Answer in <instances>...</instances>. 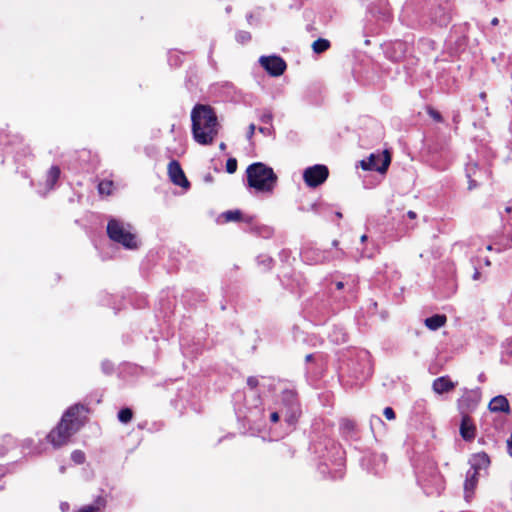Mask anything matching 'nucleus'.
I'll return each mask as SVG.
<instances>
[{
	"mask_svg": "<svg viewBox=\"0 0 512 512\" xmlns=\"http://www.w3.org/2000/svg\"><path fill=\"white\" fill-rule=\"evenodd\" d=\"M89 409L83 404L70 406L62 415L59 423L47 435V441L54 447L66 445L70 438L86 423Z\"/></svg>",
	"mask_w": 512,
	"mask_h": 512,
	"instance_id": "f257e3e1",
	"label": "nucleus"
},
{
	"mask_svg": "<svg viewBox=\"0 0 512 512\" xmlns=\"http://www.w3.org/2000/svg\"><path fill=\"white\" fill-rule=\"evenodd\" d=\"M191 122L194 140L200 145H212L220 129L215 110L208 104H196L191 111Z\"/></svg>",
	"mask_w": 512,
	"mask_h": 512,
	"instance_id": "f03ea898",
	"label": "nucleus"
},
{
	"mask_svg": "<svg viewBox=\"0 0 512 512\" xmlns=\"http://www.w3.org/2000/svg\"><path fill=\"white\" fill-rule=\"evenodd\" d=\"M248 186L256 191L272 193L278 177L273 169L262 162H255L246 169Z\"/></svg>",
	"mask_w": 512,
	"mask_h": 512,
	"instance_id": "7ed1b4c3",
	"label": "nucleus"
},
{
	"mask_svg": "<svg viewBox=\"0 0 512 512\" xmlns=\"http://www.w3.org/2000/svg\"><path fill=\"white\" fill-rule=\"evenodd\" d=\"M108 237L128 249L137 248L136 236L126 230L124 224L117 219H110L107 224Z\"/></svg>",
	"mask_w": 512,
	"mask_h": 512,
	"instance_id": "20e7f679",
	"label": "nucleus"
},
{
	"mask_svg": "<svg viewBox=\"0 0 512 512\" xmlns=\"http://www.w3.org/2000/svg\"><path fill=\"white\" fill-rule=\"evenodd\" d=\"M391 163V154L388 150H384L381 154L372 153L367 159L360 162V166L366 171H377L386 173Z\"/></svg>",
	"mask_w": 512,
	"mask_h": 512,
	"instance_id": "39448f33",
	"label": "nucleus"
},
{
	"mask_svg": "<svg viewBox=\"0 0 512 512\" xmlns=\"http://www.w3.org/2000/svg\"><path fill=\"white\" fill-rule=\"evenodd\" d=\"M329 176V169L322 164H316L304 170L303 179L308 187L316 188L323 184Z\"/></svg>",
	"mask_w": 512,
	"mask_h": 512,
	"instance_id": "423d86ee",
	"label": "nucleus"
},
{
	"mask_svg": "<svg viewBox=\"0 0 512 512\" xmlns=\"http://www.w3.org/2000/svg\"><path fill=\"white\" fill-rule=\"evenodd\" d=\"M259 61L262 67L273 77L281 76L287 68L286 62L280 56H262Z\"/></svg>",
	"mask_w": 512,
	"mask_h": 512,
	"instance_id": "0eeeda50",
	"label": "nucleus"
},
{
	"mask_svg": "<svg viewBox=\"0 0 512 512\" xmlns=\"http://www.w3.org/2000/svg\"><path fill=\"white\" fill-rule=\"evenodd\" d=\"M167 170L169 178L173 184L183 188H188L190 186V182L185 176V173L177 160L170 161Z\"/></svg>",
	"mask_w": 512,
	"mask_h": 512,
	"instance_id": "6e6552de",
	"label": "nucleus"
},
{
	"mask_svg": "<svg viewBox=\"0 0 512 512\" xmlns=\"http://www.w3.org/2000/svg\"><path fill=\"white\" fill-rule=\"evenodd\" d=\"M459 433L462 439L466 442H472L475 439L477 427L470 415H461Z\"/></svg>",
	"mask_w": 512,
	"mask_h": 512,
	"instance_id": "1a4fd4ad",
	"label": "nucleus"
},
{
	"mask_svg": "<svg viewBox=\"0 0 512 512\" xmlns=\"http://www.w3.org/2000/svg\"><path fill=\"white\" fill-rule=\"evenodd\" d=\"M478 476H479L478 467H472L466 473V479L464 482V493H465V499L467 501H469L474 494V491L478 484Z\"/></svg>",
	"mask_w": 512,
	"mask_h": 512,
	"instance_id": "9d476101",
	"label": "nucleus"
},
{
	"mask_svg": "<svg viewBox=\"0 0 512 512\" xmlns=\"http://www.w3.org/2000/svg\"><path fill=\"white\" fill-rule=\"evenodd\" d=\"M479 400L472 394L466 393L458 400V409L461 415H469L478 405Z\"/></svg>",
	"mask_w": 512,
	"mask_h": 512,
	"instance_id": "9b49d317",
	"label": "nucleus"
},
{
	"mask_svg": "<svg viewBox=\"0 0 512 512\" xmlns=\"http://www.w3.org/2000/svg\"><path fill=\"white\" fill-rule=\"evenodd\" d=\"M456 384L448 376H441L433 381L432 388L437 394L448 393L455 388Z\"/></svg>",
	"mask_w": 512,
	"mask_h": 512,
	"instance_id": "f8f14e48",
	"label": "nucleus"
},
{
	"mask_svg": "<svg viewBox=\"0 0 512 512\" xmlns=\"http://www.w3.org/2000/svg\"><path fill=\"white\" fill-rule=\"evenodd\" d=\"M488 408L491 412H505V413L510 412L509 402H508L507 398L502 395H498V396L494 397L490 401Z\"/></svg>",
	"mask_w": 512,
	"mask_h": 512,
	"instance_id": "ddd939ff",
	"label": "nucleus"
},
{
	"mask_svg": "<svg viewBox=\"0 0 512 512\" xmlns=\"http://www.w3.org/2000/svg\"><path fill=\"white\" fill-rule=\"evenodd\" d=\"M446 322L447 317L444 314H435L431 317L426 318L424 321L425 326L432 331L438 330L439 328L444 326Z\"/></svg>",
	"mask_w": 512,
	"mask_h": 512,
	"instance_id": "4468645a",
	"label": "nucleus"
},
{
	"mask_svg": "<svg viewBox=\"0 0 512 512\" xmlns=\"http://www.w3.org/2000/svg\"><path fill=\"white\" fill-rule=\"evenodd\" d=\"M61 175L59 166L53 165L47 171L45 186L48 190H52L58 182Z\"/></svg>",
	"mask_w": 512,
	"mask_h": 512,
	"instance_id": "2eb2a0df",
	"label": "nucleus"
},
{
	"mask_svg": "<svg viewBox=\"0 0 512 512\" xmlns=\"http://www.w3.org/2000/svg\"><path fill=\"white\" fill-rule=\"evenodd\" d=\"M222 217L224 218L225 222L252 221V217L244 218L241 210L239 209L228 210L222 214Z\"/></svg>",
	"mask_w": 512,
	"mask_h": 512,
	"instance_id": "dca6fc26",
	"label": "nucleus"
},
{
	"mask_svg": "<svg viewBox=\"0 0 512 512\" xmlns=\"http://www.w3.org/2000/svg\"><path fill=\"white\" fill-rule=\"evenodd\" d=\"M106 500L99 496L91 505L81 507L77 512H99L101 508L105 507Z\"/></svg>",
	"mask_w": 512,
	"mask_h": 512,
	"instance_id": "f3484780",
	"label": "nucleus"
},
{
	"mask_svg": "<svg viewBox=\"0 0 512 512\" xmlns=\"http://www.w3.org/2000/svg\"><path fill=\"white\" fill-rule=\"evenodd\" d=\"M330 41L324 38H318L312 43L314 53L321 54L330 48Z\"/></svg>",
	"mask_w": 512,
	"mask_h": 512,
	"instance_id": "a211bd4d",
	"label": "nucleus"
},
{
	"mask_svg": "<svg viewBox=\"0 0 512 512\" xmlns=\"http://www.w3.org/2000/svg\"><path fill=\"white\" fill-rule=\"evenodd\" d=\"M114 183L112 180L104 179L98 184V192L100 195L110 196L113 192Z\"/></svg>",
	"mask_w": 512,
	"mask_h": 512,
	"instance_id": "6ab92c4d",
	"label": "nucleus"
},
{
	"mask_svg": "<svg viewBox=\"0 0 512 512\" xmlns=\"http://www.w3.org/2000/svg\"><path fill=\"white\" fill-rule=\"evenodd\" d=\"M133 418V411L130 408H122L118 412V420L122 423H129Z\"/></svg>",
	"mask_w": 512,
	"mask_h": 512,
	"instance_id": "aec40b11",
	"label": "nucleus"
},
{
	"mask_svg": "<svg viewBox=\"0 0 512 512\" xmlns=\"http://www.w3.org/2000/svg\"><path fill=\"white\" fill-rule=\"evenodd\" d=\"M426 112L435 122H438V123L443 122V117L440 114V112H438L432 106H427L426 107Z\"/></svg>",
	"mask_w": 512,
	"mask_h": 512,
	"instance_id": "412c9836",
	"label": "nucleus"
},
{
	"mask_svg": "<svg viewBox=\"0 0 512 512\" xmlns=\"http://www.w3.org/2000/svg\"><path fill=\"white\" fill-rule=\"evenodd\" d=\"M85 454L81 450H75L71 453V459L76 464H83L85 462Z\"/></svg>",
	"mask_w": 512,
	"mask_h": 512,
	"instance_id": "4be33fe9",
	"label": "nucleus"
},
{
	"mask_svg": "<svg viewBox=\"0 0 512 512\" xmlns=\"http://www.w3.org/2000/svg\"><path fill=\"white\" fill-rule=\"evenodd\" d=\"M237 167H238V163H237L236 158H229L226 161V171H227V173H229V174L235 173L236 170H237Z\"/></svg>",
	"mask_w": 512,
	"mask_h": 512,
	"instance_id": "5701e85b",
	"label": "nucleus"
},
{
	"mask_svg": "<svg viewBox=\"0 0 512 512\" xmlns=\"http://www.w3.org/2000/svg\"><path fill=\"white\" fill-rule=\"evenodd\" d=\"M341 427H343L345 430L352 431L355 429V422L351 419H342L340 422Z\"/></svg>",
	"mask_w": 512,
	"mask_h": 512,
	"instance_id": "b1692460",
	"label": "nucleus"
},
{
	"mask_svg": "<svg viewBox=\"0 0 512 512\" xmlns=\"http://www.w3.org/2000/svg\"><path fill=\"white\" fill-rule=\"evenodd\" d=\"M383 414H384L385 418L389 421L395 420V418H396L395 411L391 407L384 408Z\"/></svg>",
	"mask_w": 512,
	"mask_h": 512,
	"instance_id": "393cba45",
	"label": "nucleus"
},
{
	"mask_svg": "<svg viewBox=\"0 0 512 512\" xmlns=\"http://www.w3.org/2000/svg\"><path fill=\"white\" fill-rule=\"evenodd\" d=\"M247 386L250 388V389H256L259 385V380L257 379V377L255 376H249L247 378Z\"/></svg>",
	"mask_w": 512,
	"mask_h": 512,
	"instance_id": "a878e982",
	"label": "nucleus"
},
{
	"mask_svg": "<svg viewBox=\"0 0 512 512\" xmlns=\"http://www.w3.org/2000/svg\"><path fill=\"white\" fill-rule=\"evenodd\" d=\"M255 130H256L255 124L252 123L248 126V131H247V135H246L248 140L252 139V137L255 133Z\"/></svg>",
	"mask_w": 512,
	"mask_h": 512,
	"instance_id": "bb28decb",
	"label": "nucleus"
},
{
	"mask_svg": "<svg viewBox=\"0 0 512 512\" xmlns=\"http://www.w3.org/2000/svg\"><path fill=\"white\" fill-rule=\"evenodd\" d=\"M261 122L269 124L272 121V115L270 113L263 114L260 118Z\"/></svg>",
	"mask_w": 512,
	"mask_h": 512,
	"instance_id": "cd10ccee",
	"label": "nucleus"
},
{
	"mask_svg": "<svg viewBox=\"0 0 512 512\" xmlns=\"http://www.w3.org/2000/svg\"><path fill=\"white\" fill-rule=\"evenodd\" d=\"M478 457L481 459V461H482L483 463H487V464H489V463H490L489 456H488L485 452L479 453V454H478Z\"/></svg>",
	"mask_w": 512,
	"mask_h": 512,
	"instance_id": "c85d7f7f",
	"label": "nucleus"
},
{
	"mask_svg": "<svg viewBox=\"0 0 512 512\" xmlns=\"http://www.w3.org/2000/svg\"><path fill=\"white\" fill-rule=\"evenodd\" d=\"M297 419H298V415L296 414H292L291 416H289L286 421L290 424V425H293L297 422Z\"/></svg>",
	"mask_w": 512,
	"mask_h": 512,
	"instance_id": "c756f323",
	"label": "nucleus"
},
{
	"mask_svg": "<svg viewBox=\"0 0 512 512\" xmlns=\"http://www.w3.org/2000/svg\"><path fill=\"white\" fill-rule=\"evenodd\" d=\"M279 413L278 412H272L270 415V420L273 423H277L279 421Z\"/></svg>",
	"mask_w": 512,
	"mask_h": 512,
	"instance_id": "7c9ffc66",
	"label": "nucleus"
},
{
	"mask_svg": "<svg viewBox=\"0 0 512 512\" xmlns=\"http://www.w3.org/2000/svg\"><path fill=\"white\" fill-rule=\"evenodd\" d=\"M258 131L264 135H269L270 134V128H267V127H259L258 128Z\"/></svg>",
	"mask_w": 512,
	"mask_h": 512,
	"instance_id": "2f4dec72",
	"label": "nucleus"
},
{
	"mask_svg": "<svg viewBox=\"0 0 512 512\" xmlns=\"http://www.w3.org/2000/svg\"><path fill=\"white\" fill-rule=\"evenodd\" d=\"M477 185H478V184H477V182H476L475 180H470V181H469V185H468V189H469V190H472V189L476 188V187H477Z\"/></svg>",
	"mask_w": 512,
	"mask_h": 512,
	"instance_id": "473e14b6",
	"label": "nucleus"
},
{
	"mask_svg": "<svg viewBox=\"0 0 512 512\" xmlns=\"http://www.w3.org/2000/svg\"><path fill=\"white\" fill-rule=\"evenodd\" d=\"M507 446L509 453L512 454V434L510 435L509 439L507 440Z\"/></svg>",
	"mask_w": 512,
	"mask_h": 512,
	"instance_id": "72a5a7b5",
	"label": "nucleus"
},
{
	"mask_svg": "<svg viewBox=\"0 0 512 512\" xmlns=\"http://www.w3.org/2000/svg\"><path fill=\"white\" fill-rule=\"evenodd\" d=\"M335 286L338 290H341L344 288V283L342 281H338L335 283Z\"/></svg>",
	"mask_w": 512,
	"mask_h": 512,
	"instance_id": "f704fd0d",
	"label": "nucleus"
},
{
	"mask_svg": "<svg viewBox=\"0 0 512 512\" xmlns=\"http://www.w3.org/2000/svg\"><path fill=\"white\" fill-rule=\"evenodd\" d=\"M407 216L410 219H415L417 217L416 213L414 211H408Z\"/></svg>",
	"mask_w": 512,
	"mask_h": 512,
	"instance_id": "c9c22d12",
	"label": "nucleus"
},
{
	"mask_svg": "<svg viewBox=\"0 0 512 512\" xmlns=\"http://www.w3.org/2000/svg\"><path fill=\"white\" fill-rule=\"evenodd\" d=\"M394 46L398 47L399 49H402V47L404 46V43H403V42H401V41H396V42L394 43Z\"/></svg>",
	"mask_w": 512,
	"mask_h": 512,
	"instance_id": "e433bc0d",
	"label": "nucleus"
},
{
	"mask_svg": "<svg viewBox=\"0 0 512 512\" xmlns=\"http://www.w3.org/2000/svg\"><path fill=\"white\" fill-rule=\"evenodd\" d=\"M491 24H492L493 26L498 25V24H499V20H498V18H496V17H495V18H493V19H492V21H491Z\"/></svg>",
	"mask_w": 512,
	"mask_h": 512,
	"instance_id": "4c0bfd02",
	"label": "nucleus"
},
{
	"mask_svg": "<svg viewBox=\"0 0 512 512\" xmlns=\"http://www.w3.org/2000/svg\"><path fill=\"white\" fill-rule=\"evenodd\" d=\"M312 359H313V355H312V354H308V355L306 356V361H307V362L312 361Z\"/></svg>",
	"mask_w": 512,
	"mask_h": 512,
	"instance_id": "58836bf2",
	"label": "nucleus"
},
{
	"mask_svg": "<svg viewBox=\"0 0 512 512\" xmlns=\"http://www.w3.org/2000/svg\"><path fill=\"white\" fill-rule=\"evenodd\" d=\"M219 148L224 150L226 148V144L224 142L220 143Z\"/></svg>",
	"mask_w": 512,
	"mask_h": 512,
	"instance_id": "ea45409f",
	"label": "nucleus"
},
{
	"mask_svg": "<svg viewBox=\"0 0 512 512\" xmlns=\"http://www.w3.org/2000/svg\"><path fill=\"white\" fill-rule=\"evenodd\" d=\"M480 97H481L483 100H485V99H486V93H485V92L480 93Z\"/></svg>",
	"mask_w": 512,
	"mask_h": 512,
	"instance_id": "a19ab883",
	"label": "nucleus"
},
{
	"mask_svg": "<svg viewBox=\"0 0 512 512\" xmlns=\"http://www.w3.org/2000/svg\"><path fill=\"white\" fill-rule=\"evenodd\" d=\"M360 239H361L362 242L366 241L367 240V235H365V234L362 235Z\"/></svg>",
	"mask_w": 512,
	"mask_h": 512,
	"instance_id": "79ce46f5",
	"label": "nucleus"
},
{
	"mask_svg": "<svg viewBox=\"0 0 512 512\" xmlns=\"http://www.w3.org/2000/svg\"><path fill=\"white\" fill-rule=\"evenodd\" d=\"M506 212H507V213H511V212H512V206H511V207H507V208H506Z\"/></svg>",
	"mask_w": 512,
	"mask_h": 512,
	"instance_id": "37998d69",
	"label": "nucleus"
},
{
	"mask_svg": "<svg viewBox=\"0 0 512 512\" xmlns=\"http://www.w3.org/2000/svg\"><path fill=\"white\" fill-rule=\"evenodd\" d=\"M486 249H487L488 251H491V250H492V246H491V245H488Z\"/></svg>",
	"mask_w": 512,
	"mask_h": 512,
	"instance_id": "c03bdc74",
	"label": "nucleus"
},
{
	"mask_svg": "<svg viewBox=\"0 0 512 512\" xmlns=\"http://www.w3.org/2000/svg\"><path fill=\"white\" fill-rule=\"evenodd\" d=\"M478 275H479V272H476L474 277L477 278Z\"/></svg>",
	"mask_w": 512,
	"mask_h": 512,
	"instance_id": "a18cd8bd",
	"label": "nucleus"
}]
</instances>
